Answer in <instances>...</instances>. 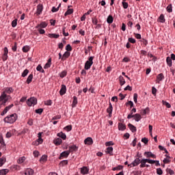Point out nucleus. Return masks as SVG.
I'll use <instances>...</instances> for the list:
<instances>
[{
  "mask_svg": "<svg viewBox=\"0 0 175 175\" xmlns=\"http://www.w3.org/2000/svg\"><path fill=\"white\" fill-rule=\"evenodd\" d=\"M18 116L17 113H12L5 117L3 120L4 122L7 124H14L17 121Z\"/></svg>",
  "mask_w": 175,
  "mask_h": 175,
  "instance_id": "f257e3e1",
  "label": "nucleus"
},
{
  "mask_svg": "<svg viewBox=\"0 0 175 175\" xmlns=\"http://www.w3.org/2000/svg\"><path fill=\"white\" fill-rule=\"evenodd\" d=\"M10 96H8L5 92H2L0 96V105L1 106H6V103L9 100Z\"/></svg>",
  "mask_w": 175,
  "mask_h": 175,
  "instance_id": "f03ea898",
  "label": "nucleus"
},
{
  "mask_svg": "<svg viewBox=\"0 0 175 175\" xmlns=\"http://www.w3.org/2000/svg\"><path fill=\"white\" fill-rule=\"evenodd\" d=\"M94 64V56H91L88 58V61L85 63V67L84 69L85 70H88L89 69H91V66Z\"/></svg>",
  "mask_w": 175,
  "mask_h": 175,
  "instance_id": "7ed1b4c3",
  "label": "nucleus"
},
{
  "mask_svg": "<svg viewBox=\"0 0 175 175\" xmlns=\"http://www.w3.org/2000/svg\"><path fill=\"white\" fill-rule=\"evenodd\" d=\"M26 103L29 107H31V106H35V105L38 104V99L35 97H31L30 98L27 99Z\"/></svg>",
  "mask_w": 175,
  "mask_h": 175,
  "instance_id": "20e7f679",
  "label": "nucleus"
},
{
  "mask_svg": "<svg viewBox=\"0 0 175 175\" xmlns=\"http://www.w3.org/2000/svg\"><path fill=\"white\" fill-rule=\"evenodd\" d=\"M140 159L139 158H136L131 163L129 164L128 166L130 167H135V166H139L140 165Z\"/></svg>",
  "mask_w": 175,
  "mask_h": 175,
  "instance_id": "39448f33",
  "label": "nucleus"
},
{
  "mask_svg": "<svg viewBox=\"0 0 175 175\" xmlns=\"http://www.w3.org/2000/svg\"><path fill=\"white\" fill-rule=\"evenodd\" d=\"M3 51L4 53L2 55V60L3 62H5V61L8 60V54H9V50L8 49V47H5Z\"/></svg>",
  "mask_w": 175,
  "mask_h": 175,
  "instance_id": "423d86ee",
  "label": "nucleus"
},
{
  "mask_svg": "<svg viewBox=\"0 0 175 175\" xmlns=\"http://www.w3.org/2000/svg\"><path fill=\"white\" fill-rule=\"evenodd\" d=\"M70 154V151L69 150H65L64 152H62L60 154V156L59 157V159H62V158H68V157H69V154Z\"/></svg>",
  "mask_w": 175,
  "mask_h": 175,
  "instance_id": "0eeeda50",
  "label": "nucleus"
},
{
  "mask_svg": "<svg viewBox=\"0 0 175 175\" xmlns=\"http://www.w3.org/2000/svg\"><path fill=\"white\" fill-rule=\"evenodd\" d=\"M144 157L146 158H153L154 159H157V155L152 154L151 152H145L144 153Z\"/></svg>",
  "mask_w": 175,
  "mask_h": 175,
  "instance_id": "6e6552de",
  "label": "nucleus"
},
{
  "mask_svg": "<svg viewBox=\"0 0 175 175\" xmlns=\"http://www.w3.org/2000/svg\"><path fill=\"white\" fill-rule=\"evenodd\" d=\"M43 12V5L39 4L37 5V11L36 12V16H40Z\"/></svg>",
  "mask_w": 175,
  "mask_h": 175,
  "instance_id": "1a4fd4ad",
  "label": "nucleus"
},
{
  "mask_svg": "<svg viewBox=\"0 0 175 175\" xmlns=\"http://www.w3.org/2000/svg\"><path fill=\"white\" fill-rule=\"evenodd\" d=\"M84 144H88V146H92V144H94V140L91 137H88L85 139Z\"/></svg>",
  "mask_w": 175,
  "mask_h": 175,
  "instance_id": "9d476101",
  "label": "nucleus"
},
{
  "mask_svg": "<svg viewBox=\"0 0 175 175\" xmlns=\"http://www.w3.org/2000/svg\"><path fill=\"white\" fill-rule=\"evenodd\" d=\"M107 113H108L109 117H111L113 114V105H111V103H109V106L107 109Z\"/></svg>",
  "mask_w": 175,
  "mask_h": 175,
  "instance_id": "9b49d317",
  "label": "nucleus"
},
{
  "mask_svg": "<svg viewBox=\"0 0 175 175\" xmlns=\"http://www.w3.org/2000/svg\"><path fill=\"white\" fill-rule=\"evenodd\" d=\"M65 94H66V85H62V88L59 90V94L61 95V96H62L65 95Z\"/></svg>",
  "mask_w": 175,
  "mask_h": 175,
  "instance_id": "f8f14e48",
  "label": "nucleus"
},
{
  "mask_svg": "<svg viewBox=\"0 0 175 175\" xmlns=\"http://www.w3.org/2000/svg\"><path fill=\"white\" fill-rule=\"evenodd\" d=\"M163 79H165V76L162 73H160L157 77L156 82L158 84H159V83H161V81H162V80H163Z\"/></svg>",
  "mask_w": 175,
  "mask_h": 175,
  "instance_id": "ddd939ff",
  "label": "nucleus"
},
{
  "mask_svg": "<svg viewBox=\"0 0 175 175\" xmlns=\"http://www.w3.org/2000/svg\"><path fill=\"white\" fill-rule=\"evenodd\" d=\"M88 172H90V168L88 167H83L81 168V174H88Z\"/></svg>",
  "mask_w": 175,
  "mask_h": 175,
  "instance_id": "4468645a",
  "label": "nucleus"
},
{
  "mask_svg": "<svg viewBox=\"0 0 175 175\" xmlns=\"http://www.w3.org/2000/svg\"><path fill=\"white\" fill-rule=\"evenodd\" d=\"M53 143H54L55 146H61V144H62V139L59 137L55 138L53 140Z\"/></svg>",
  "mask_w": 175,
  "mask_h": 175,
  "instance_id": "2eb2a0df",
  "label": "nucleus"
},
{
  "mask_svg": "<svg viewBox=\"0 0 175 175\" xmlns=\"http://www.w3.org/2000/svg\"><path fill=\"white\" fill-rule=\"evenodd\" d=\"M128 126L130 129V131H131V132L133 133H135L136 132V131H137V129H136V126H133V124L129 123Z\"/></svg>",
  "mask_w": 175,
  "mask_h": 175,
  "instance_id": "dca6fc26",
  "label": "nucleus"
},
{
  "mask_svg": "<svg viewBox=\"0 0 175 175\" xmlns=\"http://www.w3.org/2000/svg\"><path fill=\"white\" fill-rule=\"evenodd\" d=\"M148 162V159H142L140 161V165L139 167H146V163Z\"/></svg>",
  "mask_w": 175,
  "mask_h": 175,
  "instance_id": "f3484780",
  "label": "nucleus"
},
{
  "mask_svg": "<svg viewBox=\"0 0 175 175\" xmlns=\"http://www.w3.org/2000/svg\"><path fill=\"white\" fill-rule=\"evenodd\" d=\"M133 113H136V108H133L131 111V113L127 116L128 120H131V118H133Z\"/></svg>",
  "mask_w": 175,
  "mask_h": 175,
  "instance_id": "a211bd4d",
  "label": "nucleus"
},
{
  "mask_svg": "<svg viewBox=\"0 0 175 175\" xmlns=\"http://www.w3.org/2000/svg\"><path fill=\"white\" fill-rule=\"evenodd\" d=\"M133 118L135 121H136V122H139V121L142 120V115H140V113H136L133 115Z\"/></svg>",
  "mask_w": 175,
  "mask_h": 175,
  "instance_id": "6ab92c4d",
  "label": "nucleus"
},
{
  "mask_svg": "<svg viewBox=\"0 0 175 175\" xmlns=\"http://www.w3.org/2000/svg\"><path fill=\"white\" fill-rule=\"evenodd\" d=\"M166 62H167V65L170 68H172V66L173 65V61L172 60V58H170V57H167Z\"/></svg>",
  "mask_w": 175,
  "mask_h": 175,
  "instance_id": "aec40b11",
  "label": "nucleus"
},
{
  "mask_svg": "<svg viewBox=\"0 0 175 175\" xmlns=\"http://www.w3.org/2000/svg\"><path fill=\"white\" fill-rule=\"evenodd\" d=\"M47 27V23L42 22L41 24L38 25L36 26V28L38 29V28H46Z\"/></svg>",
  "mask_w": 175,
  "mask_h": 175,
  "instance_id": "412c9836",
  "label": "nucleus"
},
{
  "mask_svg": "<svg viewBox=\"0 0 175 175\" xmlns=\"http://www.w3.org/2000/svg\"><path fill=\"white\" fill-rule=\"evenodd\" d=\"M69 57H70V52L66 51L64 53L62 60L64 61V59H66V58H69Z\"/></svg>",
  "mask_w": 175,
  "mask_h": 175,
  "instance_id": "4be33fe9",
  "label": "nucleus"
},
{
  "mask_svg": "<svg viewBox=\"0 0 175 175\" xmlns=\"http://www.w3.org/2000/svg\"><path fill=\"white\" fill-rule=\"evenodd\" d=\"M77 103H79V102L77 101V97L76 96H74L72 103V107H76V106H77Z\"/></svg>",
  "mask_w": 175,
  "mask_h": 175,
  "instance_id": "5701e85b",
  "label": "nucleus"
},
{
  "mask_svg": "<svg viewBox=\"0 0 175 175\" xmlns=\"http://www.w3.org/2000/svg\"><path fill=\"white\" fill-rule=\"evenodd\" d=\"M57 136H58V137H61V139H63V140H66V134L64 133L63 132L58 133Z\"/></svg>",
  "mask_w": 175,
  "mask_h": 175,
  "instance_id": "b1692460",
  "label": "nucleus"
},
{
  "mask_svg": "<svg viewBox=\"0 0 175 175\" xmlns=\"http://www.w3.org/2000/svg\"><path fill=\"white\" fill-rule=\"evenodd\" d=\"M0 147H1L2 148H5V147H6V144H5L3 137H0Z\"/></svg>",
  "mask_w": 175,
  "mask_h": 175,
  "instance_id": "393cba45",
  "label": "nucleus"
},
{
  "mask_svg": "<svg viewBox=\"0 0 175 175\" xmlns=\"http://www.w3.org/2000/svg\"><path fill=\"white\" fill-rule=\"evenodd\" d=\"M118 129L119 131H125L126 129V126L122 123H118Z\"/></svg>",
  "mask_w": 175,
  "mask_h": 175,
  "instance_id": "a878e982",
  "label": "nucleus"
},
{
  "mask_svg": "<svg viewBox=\"0 0 175 175\" xmlns=\"http://www.w3.org/2000/svg\"><path fill=\"white\" fill-rule=\"evenodd\" d=\"M77 150H78L77 146L76 145H72L69 146L68 151H70V152H73L74 151H77Z\"/></svg>",
  "mask_w": 175,
  "mask_h": 175,
  "instance_id": "bb28decb",
  "label": "nucleus"
},
{
  "mask_svg": "<svg viewBox=\"0 0 175 175\" xmlns=\"http://www.w3.org/2000/svg\"><path fill=\"white\" fill-rule=\"evenodd\" d=\"M13 91H14V90L13 89V88L10 87V88H6L5 89V91L3 92H5V94H12L13 92Z\"/></svg>",
  "mask_w": 175,
  "mask_h": 175,
  "instance_id": "cd10ccee",
  "label": "nucleus"
},
{
  "mask_svg": "<svg viewBox=\"0 0 175 175\" xmlns=\"http://www.w3.org/2000/svg\"><path fill=\"white\" fill-rule=\"evenodd\" d=\"M33 79V75L30 74L27 79V81H26L27 84H31Z\"/></svg>",
  "mask_w": 175,
  "mask_h": 175,
  "instance_id": "c85d7f7f",
  "label": "nucleus"
},
{
  "mask_svg": "<svg viewBox=\"0 0 175 175\" xmlns=\"http://www.w3.org/2000/svg\"><path fill=\"white\" fill-rule=\"evenodd\" d=\"M25 175H33V170L28 168L25 171Z\"/></svg>",
  "mask_w": 175,
  "mask_h": 175,
  "instance_id": "c756f323",
  "label": "nucleus"
},
{
  "mask_svg": "<svg viewBox=\"0 0 175 175\" xmlns=\"http://www.w3.org/2000/svg\"><path fill=\"white\" fill-rule=\"evenodd\" d=\"M113 21H114V18H113V16L109 15L107 18V23L108 24H113Z\"/></svg>",
  "mask_w": 175,
  "mask_h": 175,
  "instance_id": "7c9ffc66",
  "label": "nucleus"
},
{
  "mask_svg": "<svg viewBox=\"0 0 175 175\" xmlns=\"http://www.w3.org/2000/svg\"><path fill=\"white\" fill-rule=\"evenodd\" d=\"M51 66V58H49L47 63L44 66V69H49Z\"/></svg>",
  "mask_w": 175,
  "mask_h": 175,
  "instance_id": "2f4dec72",
  "label": "nucleus"
},
{
  "mask_svg": "<svg viewBox=\"0 0 175 175\" xmlns=\"http://www.w3.org/2000/svg\"><path fill=\"white\" fill-rule=\"evenodd\" d=\"M42 143H43V139L42 137H38L35 142L34 146H39V144H42Z\"/></svg>",
  "mask_w": 175,
  "mask_h": 175,
  "instance_id": "473e14b6",
  "label": "nucleus"
},
{
  "mask_svg": "<svg viewBox=\"0 0 175 175\" xmlns=\"http://www.w3.org/2000/svg\"><path fill=\"white\" fill-rule=\"evenodd\" d=\"M166 21V19H165V15L163 14H161L160 16L159 17V23H165Z\"/></svg>",
  "mask_w": 175,
  "mask_h": 175,
  "instance_id": "72a5a7b5",
  "label": "nucleus"
},
{
  "mask_svg": "<svg viewBox=\"0 0 175 175\" xmlns=\"http://www.w3.org/2000/svg\"><path fill=\"white\" fill-rule=\"evenodd\" d=\"M119 81H120V85H124V84H125L126 83L125 79H124V77L121 75L119 77Z\"/></svg>",
  "mask_w": 175,
  "mask_h": 175,
  "instance_id": "f704fd0d",
  "label": "nucleus"
},
{
  "mask_svg": "<svg viewBox=\"0 0 175 175\" xmlns=\"http://www.w3.org/2000/svg\"><path fill=\"white\" fill-rule=\"evenodd\" d=\"M48 37L49 38H53L54 39H58V38H59V34L49 33Z\"/></svg>",
  "mask_w": 175,
  "mask_h": 175,
  "instance_id": "c9c22d12",
  "label": "nucleus"
},
{
  "mask_svg": "<svg viewBox=\"0 0 175 175\" xmlns=\"http://www.w3.org/2000/svg\"><path fill=\"white\" fill-rule=\"evenodd\" d=\"M36 70L38 72H40L41 73H44V70L43 69V67H42V65L39 64L37 67H36Z\"/></svg>",
  "mask_w": 175,
  "mask_h": 175,
  "instance_id": "e433bc0d",
  "label": "nucleus"
},
{
  "mask_svg": "<svg viewBox=\"0 0 175 175\" xmlns=\"http://www.w3.org/2000/svg\"><path fill=\"white\" fill-rule=\"evenodd\" d=\"M30 49H31V48L29 47V46L26 45V46H24L23 47L22 51H23V53H28V51H29Z\"/></svg>",
  "mask_w": 175,
  "mask_h": 175,
  "instance_id": "4c0bfd02",
  "label": "nucleus"
},
{
  "mask_svg": "<svg viewBox=\"0 0 175 175\" xmlns=\"http://www.w3.org/2000/svg\"><path fill=\"white\" fill-rule=\"evenodd\" d=\"M8 173H9V170L8 169L0 170V175H5Z\"/></svg>",
  "mask_w": 175,
  "mask_h": 175,
  "instance_id": "58836bf2",
  "label": "nucleus"
},
{
  "mask_svg": "<svg viewBox=\"0 0 175 175\" xmlns=\"http://www.w3.org/2000/svg\"><path fill=\"white\" fill-rule=\"evenodd\" d=\"M29 73V70L28 69H25L23 72L21 76L23 77H27V76H28V74Z\"/></svg>",
  "mask_w": 175,
  "mask_h": 175,
  "instance_id": "ea45409f",
  "label": "nucleus"
},
{
  "mask_svg": "<svg viewBox=\"0 0 175 175\" xmlns=\"http://www.w3.org/2000/svg\"><path fill=\"white\" fill-rule=\"evenodd\" d=\"M162 104L164 105V106H166V107L167 109H170V107H172V105H170V103L166 102L165 100H162Z\"/></svg>",
  "mask_w": 175,
  "mask_h": 175,
  "instance_id": "a19ab883",
  "label": "nucleus"
},
{
  "mask_svg": "<svg viewBox=\"0 0 175 175\" xmlns=\"http://www.w3.org/2000/svg\"><path fill=\"white\" fill-rule=\"evenodd\" d=\"M107 154H109V155H113V147L109 146L107 148Z\"/></svg>",
  "mask_w": 175,
  "mask_h": 175,
  "instance_id": "79ce46f5",
  "label": "nucleus"
},
{
  "mask_svg": "<svg viewBox=\"0 0 175 175\" xmlns=\"http://www.w3.org/2000/svg\"><path fill=\"white\" fill-rule=\"evenodd\" d=\"M166 10L168 13H172V12H173V6L172 5V4H170L167 8H166Z\"/></svg>",
  "mask_w": 175,
  "mask_h": 175,
  "instance_id": "37998d69",
  "label": "nucleus"
},
{
  "mask_svg": "<svg viewBox=\"0 0 175 175\" xmlns=\"http://www.w3.org/2000/svg\"><path fill=\"white\" fill-rule=\"evenodd\" d=\"M47 161V155L43 154L40 159V162H46Z\"/></svg>",
  "mask_w": 175,
  "mask_h": 175,
  "instance_id": "c03bdc74",
  "label": "nucleus"
},
{
  "mask_svg": "<svg viewBox=\"0 0 175 175\" xmlns=\"http://www.w3.org/2000/svg\"><path fill=\"white\" fill-rule=\"evenodd\" d=\"M66 75H68V72H66V70H63L59 74V77H61V79H64V77H66Z\"/></svg>",
  "mask_w": 175,
  "mask_h": 175,
  "instance_id": "a18cd8bd",
  "label": "nucleus"
},
{
  "mask_svg": "<svg viewBox=\"0 0 175 175\" xmlns=\"http://www.w3.org/2000/svg\"><path fill=\"white\" fill-rule=\"evenodd\" d=\"M73 13V9H68L64 14V16H69Z\"/></svg>",
  "mask_w": 175,
  "mask_h": 175,
  "instance_id": "49530a36",
  "label": "nucleus"
},
{
  "mask_svg": "<svg viewBox=\"0 0 175 175\" xmlns=\"http://www.w3.org/2000/svg\"><path fill=\"white\" fill-rule=\"evenodd\" d=\"M64 131H66L67 132H70L72 131V125H68L64 128Z\"/></svg>",
  "mask_w": 175,
  "mask_h": 175,
  "instance_id": "de8ad7c7",
  "label": "nucleus"
},
{
  "mask_svg": "<svg viewBox=\"0 0 175 175\" xmlns=\"http://www.w3.org/2000/svg\"><path fill=\"white\" fill-rule=\"evenodd\" d=\"M122 5L123 8H124V9H128V7L129 6V4H128V3L126 1H122Z\"/></svg>",
  "mask_w": 175,
  "mask_h": 175,
  "instance_id": "09e8293b",
  "label": "nucleus"
},
{
  "mask_svg": "<svg viewBox=\"0 0 175 175\" xmlns=\"http://www.w3.org/2000/svg\"><path fill=\"white\" fill-rule=\"evenodd\" d=\"M13 106H14V105L11 104V105H10L5 107V108L4 109V110L8 113V111H9L10 110V109H11L12 107H13Z\"/></svg>",
  "mask_w": 175,
  "mask_h": 175,
  "instance_id": "8fccbe9b",
  "label": "nucleus"
},
{
  "mask_svg": "<svg viewBox=\"0 0 175 175\" xmlns=\"http://www.w3.org/2000/svg\"><path fill=\"white\" fill-rule=\"evenodd\" d=\"M44 105L46 106H51V105H53V101L51 100H47L44 102Z\"/></svg>",
  "mask_w": 175,
  "mask_h": 175,
  "instance_id": "3c124183",
  "label": "nucleus"
},
{
  "mask_svg": "<svg viewBox=\"0 0 175 175\" xmlns=\"http://www.w3.org/2000/svg\"><path fill=\"white\" fill-rule=\"evenodd\" d=\"M12 28H16V27H17V19H14V21H12Z\"/></svg>",
  "mask_w": 175,
  "mask_h": 175,
  "instance_id": "603ef678",
  "label": "nucleus"
},
{
  "mask_svg": "<svg viewBox=\"0 0 175 175\" xmlns=\"http://www.w3.org/2000/svg\"><path fill=\"white\" fill-rule=\"evenodd\" d=\"M139 42L143 43V44H144V46H147V44H148V41L144 38H142V40H140Z\"/></svg>",
  "mask_w": 175,
  "mask_h": 175,
  "instance_id": "864d4df0",
  "label": "nucleus"
},
{
  "mask_svg": "<svg viewBox=\"0 0 175 175\" xmlns=\"http://www.w3.org/2000/svg\"><path fill=\"white\" fill-rule=\"evenodd\" d=\"M66 29V27H63V28H62V33H63L64 36H69V33L65 32Z\"/></svg>",
  "mask_w": 175,
  "mask_h": 175,
  "instance_id": "5fc2aeb1",
  "label": "nucleus"
},
{
  "mask_svg": "<svg viewBox=\"0 0 175 175\" xmlns=\"http://www.w3.org/2000/svg\"><path fill=\"white\" fill-rule=\"evenodd\" d=\"M148 113H150V108L149 107H146L145 109H144L143 111V115L146 116V114H148Z\"/></svg>",
  "mask_w": 175,
  "mask_h": 175,
  "instance_id": "6e6d98bb",
  "label": "nucleus"
},
{
  "mask_svg": "<svg viewBox=\"0 0 175 175\" xmlns=\"http://www.w3.org/2000/svg\"><path fill=\"white\" fill-rule=\"evenodd\" d=\"M92 23L94 25H98V19L96 18H92Z\"/></svg>",
  "mask_w": 175,
  "mask_h": 175,
  "instance_id": "4d7b16f0",
  "label": "nucleus"
},
{
  "mask_svg": "<svg viewBox=\"0 0 175 175\" xmlns=\"http://www.w3.org/2000/svg\"><path fill=\"white\" fill-rule=\"evenodd\" d=\"M35 112L36 113V114H42L43 113V109L40 108L38 109H36Z\"/></svg>",
  "mask_w": 175,
  "mask_h": 175,
  "instance_id": "13d9d810",
  "label": "nucleus"
},
{
  "mask_svg": "<svg viewBox=\"0 0 175 175\" xmlns=\"http://www.w3.org/2000/svg\"><path fill=\"white\" fill-rule=\"evenodd\" d=\"M157 174L159 175L163 174V171H162V169L161 167L157 169Z\"/></svg>",
  "mask_w": 175,
  "mask_h": 175,
  "instance_id": "bf43d9fd",
  "label": "nucleus"
},
{
  "mask_svg": "<svg viewBox=\"0 0 175 175\" xmlns=\"http://www.w3.org/2000/svg\"><path fill=\"white\" fill-rule=\"evenodd\" d=\"M33 157H34L35 158H38V157H39V155H40L39 151H38V150H34V151L33 152Z\"/></svg>",
  "mask_w": 175,
  "mask_h": 175,
  "instance_id": "052dcab7",
  "label": "nucleus"
},
{
  "mask_svg": "<svg viewBox=\"0 0 175 175\" xmlns=\"http://www.w3.org/2000/svg\"><path fill=\"white\" fill-rule=\"evenodd\" d=\"M66 51H72V46H70V44H67L66 46Z\"/></svg>",
  "mask_w": 175,
  "mask_h": 175,
  "instance_id": "680f3d73",
  "label": "nucleus"
},
{
  "mask_svg": "<svg viewBox=\"0 0 175 175\" xmlns=\"http://www.w3.org/2000/svg\"><path fill=\"white\" fill-rule=\"evenodd\" d=\"M25 161V157L19 158L18 163H23Z\"/></svg>",
  "mask_w": 175,
  "mask_h": 175,
  "instance_id": "e2e57ef3",
  "label": "nucleus"
},
{
  "mask_svg": "<svg viewBox=\"0 0 175 175\" xmlns=\"http://www.w3.org/2000/svg\"><path fill=\"white\" fill-rule=\"evenodd\" d=\"M60 165L62 166H65L66 165H68V160H63L60 162Z\"/></svg>",
  "mask_w": 175,
  "mask_h": 175,
  "instance_id": "0e129e2a",
  "label": "nucleus"
},
{
  "mask_svg": "<svg viewBox=\"0 0 175 175\" xmlns=\"http://www.w3.org/2000/svg\"><path fill=\"white\" fill-rule=\"evenodd\" d=\"M137 97H138L137 94L135 93L133 95V100H134L135 103H137Z\"/></svg>",
  "mask_w": 175,
  "mask_h": 175,
  "instance_id": "69168bd1",
  "label": "nucleus"
},
{
  "mask_svg": "<svg viewBox=\"0 0 175 175\" xmlns=\"http://www.w3.org/2000/svg\"><path fill=\"white\" fill-rule=\"evenodd\" d=\"M142 143H144V144H147L148 143V138L144 137L142 139Z\"/></svg>",
  "mask_w": 175,
  "mask_h": 175,
  "instance_id": "338daca9",
  "label": "nucleus"
},
{
  "mask_svg": "<svg viewBox=\"0 0 175 175\" xmlns=\"http://www.w3.org/2000/svg\"><path fill=\"white\" fill-rule=\"evenodd\" d=\"M167 173L170 174V175H174V171L172 169H167Z\"/></svg>",
  "mask_w": 175,
  "mask_h": 175,
  "instance_id": "774afa93",
  "label": "nucleus"
}]
</instances>
